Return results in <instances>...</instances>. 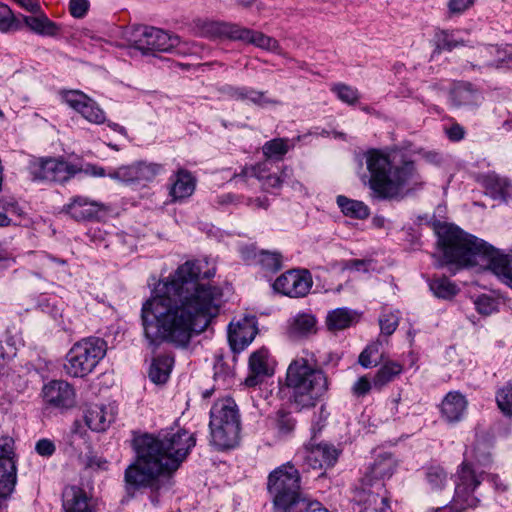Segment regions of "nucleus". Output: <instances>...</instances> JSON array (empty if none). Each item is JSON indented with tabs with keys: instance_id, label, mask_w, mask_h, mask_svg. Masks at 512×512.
<instances>
[{
	"instance_id": "nucleus-1",
	"label": "nucleus",
	"mask_w": 512,
	"mask_h": 512,
	"mask_svg": "<svg viewBox=\"0 0 512 512\" xmlns=\"http://www.w3.org/2000/svg\"><path fill=\"white\" fill-rule=\"evenodd\" d=\"M201 263L186 261L169 277L160 280L141 308L143 336L155 351L162 343L185 348L218 313L222 291L202 279L213 277L214 270L202 274Z\"/></svg>"
},
{
	"instance_id": "nucleus-2",
	"label": "nucleus",
	"mask_w": 512,
	"mask_h": 512,
	"mask_svg": "<svg viewBox=\"0 0 512 512\" xmlns=\"http://www.w3.org/2000/svg\"><path fill=\"white\" fill-rule=\"evenodd\" d=\"M196 444L194 434L184 429L144 434L133 440L136 460L124 473L128 492L143 487L159 489L160 477H170Z\"/></svg>"
},
{
	"instance_id": "nucleus-3",
	"label": "nucleus",
	"mask_w": 512,
	"mask_h": 512,
	"mask_svg": "<svg viewBox=\"0 0 512 512\" xmlns=\"http://www.w3.org/2000/svg\"><path fill=\"white\" fill-rule=\"evenodd\" d=\"M370 174L367 185L377 200H403L424 188L425 182L409 159L397 160V154L381 149L364 153Z\"/></svg>"
},
{
	"instance_id": "nucleus-4",
	"label": "nucleus",
	"mask_w": 512,
	"mask_h": 512,
	"mask_svg": "<svg viewBox=\"0 0 512 512\" xmlns=\"http://www.w3.org/2000/svg\"><path fill=\"white\" fill-rule=\"evenodd\" d=\"M287 387L292 389L295 402L313 406L328 390V378L324 371L306 358H297L288 366Z\"/></svg>"
},
{
	"instance_id": "nucleus-5",
	"label": "nucleus",
	"mask_w": 512,
	"mask_h": 512,
	"mask_svg": "<svg viewBox=\"0 0 512 512\" xmlns=\"http://www.w3.org/2000/svg\"><path fill=\"white\" fill-rule=\"evenodd\" d=\"M210 443L217 450H227L238 445L240 440V416L235 401L231 398L218 400L210 410Z\"/></svg>"
},
{
	"instance_id": "nucleus-6",
	"label": "nucleus",
	"mask_w": 512,
	"mask_h": 512,
	"mask_svg": "<svg viewBox=\"0 0 512 512\" xmlns=\"http://www.w3.org/2000/svg\"><path fill=\"white\" fill-rule=\"evenodd\" d=\"M107 351L106 342L98 337H88L75 343L66 355L64 371L67 375L82 378L93 372Z\"/></svg>"
},
{
	"instance_id": "nucleus-7",
	"label": "nucleus",
	"mask_w": 512,
	"mask_h": 512,
	"mask_svg": "<svg viewBox=\"0 0 512 512\" xmlns=\"http://www.w3.org/2000/svg\"><path fill=\"white\" fill-rule=\"evenodd\" d=\"M485 473L467 462H463L457 472L455 494L451 505L431 508L427 512H460L469 507H476L479 498L477 490L484 480Z\"/></svg>"
},
{
	"instance_id": "nucleus-8",
	"label": "nucleus",
	"mask_w": 512,
	"mask_h": 512,
	"mask_svg": "<svg viewBox=\"0 0 512 512\" xmlns=\"http://www.w3.org/2000/svg\"><path fill=\"white\" fill-rule=\"evenodd\" d=\"M300 474L292 462H287L268 477V491L273 497L275 512H283L304 494L300 490Z\"/></svg>"
},
{
	"instance_id": "nucleus-9",
	"label": "nucleus",
	"mask_w": 512,
	"mask_h": 512,
	"mask_svg": "<svg viewBox=\"0 0 512 512\" xmlns=\"http://www.w3.org/2000/svg\"><path fill=\"white\" fill-rule=\"evenodd\" d=\"M128 40L131 46L142 54L170 52L180 43L177 35H171L162 29L150 26H139L133 29Z\"/></svg>"
},
{
	"instance_id": "nucleus-10",
	"label": "nucleus",
	"mask_w": 512,
	"mask_h": 512,
	"mask_svg": "<svg viewBox=\"0 0 512 512\" xmlns=\"http://www.w3.org/2000/svg\"><path fill=\"white\" fill-rule=\"evenodd\" d=\"M80 171L76 165L60 158H38L30 162L29 172L34 181L63 183Z\"/></svg>"
},
{
	"instance_id": "nucleus-11",
	"label": "nucleus",
	"mask_w": 512,
	"mask_h": 512,
	"mask_svg": "<svg viewBox=\"0 0 512 512\" xmlns=\"http://www.w3.org/2000/svg\"><path fill=\"white\" fill-rule=\"evenodd\" d=\"M312 276L308 270H290L274 282L275 291L293 298L303 297L312 287Z\"/></svg>"
},
{
	"instance_id": "nucleus-12",
	"label": "nucleus",
	"mask_w": 512,
	"mask_h": 512,
	"mask_svg": "<svg viewBox=\"0 0 512 512\" xmlns=\"http://www.w3.org/2000/svg\"><path fill=\"white\" fill-rule=\"evenodd\" d=\"M62 100L91 123L102 124L106 120L104 111L97 103L79 90L63 92Z\"/></svg>"
},
{
	"instance_id": "nucleus-13",
	"label": "nucleus",
	"mask_w": 512,
	"mask_h": 512,
	"mask_svg": "<svg viewBox=\"0 0 512 512\" xmlns=\"http://www.w3.org/2000/svg\"><path fill=\"white\" fill-rule=\"evenodd\" d=\"M338 451L334 446L326 443H320L316 446H305L298 451L295 459L303 460L310 468L321 469L323 467H332L338 458Z\"/></svg>"
},
{
	"instance_id": "nucleus-14",
	"label": "nucleus",
	"mask_w": 512,
	"mask_h": 512,
	"mask_svg": "<svg viewBox=\"0 0 512 512\" xmlns=\"http://www.w3.org/2000/svg\"><path fill=\"white\" fill-rule=\"evenodd\" d=\"M103 209L104 205L100 202L84 196H75L70 199L69 203L62 207L61 212L75 221L81 222L96 219L99 212Z\"/></svg>"
},
{
	"instance_id": "nucleus-15",
	"label": "nucleus",
	"mask_w": 512,
	"mask_h": 512,
	"mask_svg": "<svg viewBox=\"0 0 512 512\" xmlns=\"http://www.w3.org/2000/svg\"><path fill=\"white\" fill-rule=\"evenodd\" d=\"M269 172L268 162H262L255 166L245 167L239 174H235L234 181H245L249 177L257 178L265 189L278 188L281 183L288 177L290 170L288 168L283 169L281 176L272 175Z\"/></svg>"
},
{
	"instance_id": "nucleus-16",
	"label": "nucleus",
	"mask_w": 512,
	"mask_h": 512,
	"mask_svg": "<svg viewBox=\"0 0 512 512\" xmlns=\"http://www.w3.org/2000/svg\"><path fill=\"white\" fill-rule=\"evenodd\" d=\"M43 397L47 403L58 408H69L75 403L73 387L66 381L54 380L43 387Z\"/></svg>"
},
{
	"instance_id": "nucleus-17",
	"label": "nucleus",
	"mask_w": 512,
	"mask_h": 512,
	"mask_svg": "<svg viewBox=\"0 0 512 512\" xmlns=\"http://www.w3.org/2000/svg\"><path fill=\"white\" fill-rule=\"evenodd\" d=\"M396 468V461L389 453L378 455L374 462L367 468L363 476L365 486H373V483L382 482L386 478H390Z\"/></svg>"
},
{
	"instance_id": "nucleus-18",
	"label": "nucleus",
	"mask_w": 512,
	"mask_h": 512,
	"mask_svg": "<svg viewBox=\"0 0 512 512\" xmlns=\"http://www.w3.org/2000/svg\"><path fill=\"white\" fill-rule=\"evenodd\" d=\"M468 406L465 396L458 391L447 393L440 405L442 417L449 423H456L463 419Z\"/></svg>"
},
{
	"instance_id": "nucleus-19",
	"label": "nucleus",
	"mask_w": 512,
	"mask_h": 512,
	"mask_svg": "<svg viewBox=\"0 0 512 512\" xmlns=\"http://www.w3.org/2000/svg\"><path fill=\"white\" fill-rule=\"evenodd\" d=\"M317 330V319L311 313H297L288 321L287 333L293 339L307 338L316 334Z\"/></svg>"
},
{
	"instance_id": "nucleus-20",
	"label": "nucleus",
	"mask_w": 512,
	"mask_h": 512,
	"mask_svg": "<svg viewBox=\"0 0 512 512\" xmlns=\"http://www.w3.org/2000/svg\"><path fill=\"white\" fill-rule=\"evenodd\" d=\"M361 489L356 493V499L365 506V510L384 507L388 504V497L383 482L373 483V486H365L361 480Z\"/></svg>"
},
{
	"instance_id": "nucleus-21",
	"label": "nucleus",
	"mask_w": 512,
	"mask_h": 512,
	"mask_svg": "<svg viewBox=\"0 0 512 512\" xmlns=\"http://www.w3.org/2000/svg\"><path fill=\"white\" fill-rule=\"evenodd\" d=\"M267 358L268 351L266 349H260L251 354L249 358V374L244 381L245 386L255 387L269 376Z\"/></svg>"
},
{
	"instance_id": "nucleus-22",
	"label": "nucleus",
	"mask_w": 512,
	"mask_h": 512,
	"mask_svg": "<svg viewBox=\"0 0 512 512\" xmlns=\"http://www.w3.org/2000/svg\"><path fill=\"white\" fill-rule=\"evenodd\" d=\"M256 328L248 321L243 323H230L228 329V342L234 352L244 350L254 339Z\"/></svg>"
},
{
	"instance_id": "nucleus-23",
	"label": "nucleus",
	"mask_w": 512,
	"mask_h": 512,
	"mask_svg": "<svg viewBox=\"0 0 512 512\" xmlns=\"http://www.w3.org/2000/svg\"><path fill=\"white\" fill-rule=\"evenodd\" d=\"M451 104L456 108L475 107L481 103V94L471 83H456L449 94Z\"/></svg>"
},
{
	"instance_id": "nucleus-24",
	"label": "nucleus",
	"mask_w": 512,
	"mask_h": 512,
	"mask_svg": "<svg viewBox=\"0 0 512 512\" xmlns=\"http://www.w3.org/2000/svg\"><path fill=\"white\" fill-rule=\"evenodd\" d=\"M234 34V40H240L249 44H253L256 47L267 51H277L279 49V43L276 39L265 35L262 32L251 30L244 27H239Z\"/></svg>"
},
{
	"instance_id": "nucleus-25",
	"label": "nucleus",
	"mask_w": 512,
	"mask_h": 512,
	"mask_svg": "<svg viewBox=\"0 0 512 512\" xmlns=\"http://www.w3.org/2000/svg\"><path fill=\"white\" fill-rule=\"evenodd\" d=\"M195 186L196 180L192 174L185 169H180L172 180L170 196L174 201L185 199L193 194Z\"/></svg>"
},
{
	"instance_id": "nucleus-26",
	"label": "nucleus",
	"mask_w": 512,
	"mask_h": 512,
	"mask_svg": "<svg viewBox=\"0 0 512 512\" xmlns=\"http://www.w3.org/2000/svg\"><path fill=\"white\" fill-rule=\"evenodd\" d=\"M63 508L65 512H93L85 491L76 486L65 488Z\"/></svg>"
},
{
	"instance_id": "nucleus-27",
	"label": "nucleus",
	"mask_w": 512,
	"mask_h": 512,
	"mask_svg": "<svg viewBox=\"0 0 512 512\" xmlns=\"http://www.w3.org/2000/svg\"><path fill=\"white\" fill-rule=\"evenodd\" d=\"M359 315L355 310L342 307L329 311L326 316V325L330 331H339L349 328L357 323Z\"/></svg>"
},
{
	"instance_id": "nucleus-28",
	"label": "nucleus",
	"mask_w": 512,
	"mask_h": 512,
	"mask_svg": "<svg viewBox=\"0 0 512 512\" xmlns=\"http://www.w3.org/2000/svg\"><path fill=\"white\" fill-rule=\"evenodd\" d=\"M84 420L92 431L102 432L109 427L113 416L107 414L105 406L91 404L84 410Z\"/></svg>"
},
{
	"instance_id": "nucleus-29",
	"label": "nucleus",
	"mask_w": 512,
	"mask_h": 512,
	"mask_svg": "<svg viewBox=\"0 0 512 512\" xmlns=\"http://www.w3.org/2000/svg\"><path fill=\"white\" fill-rule=\"evenodd\" d=\"M482 185L489 191L494 199L499 198L506 200L512 191V182L508 178L502 177L495 172L484 175L482 177Z\"/></svg>"
},
{
	"instance_id": "nucleus-30",
	"label": "nucleus",
	"mask_w": 512,
	"mask_h": 512,
	"mask_svg": "<svg viewBox=\"0 0 512 512\" xmlns=\"http://www.w3.org/2000/svg\"><path fill=\"white\" fill-rule=\"evenodd\" d=\"M35 16H23L24 24L34 33L54 37L59 32L58 25L51 21L40 9Z\"/></svg>"
},
{
	"instance_id": "nucleus-31",
	"label": "nucleus",
	"mask_w": 512,
	"mask_h": 512,
	"mask_svg": "<svg viewBox=\"0 0 512 512\" xmlns=\"http://www.w3.org/2000/svg\"><path fill=\"white\" fill-rule=\"evenodd\" d=\"M482 65H472L473 68H501L508 61L506 51L495 45L482 46L478 50Z\"/></svg>"
},
{
	"instance_id": "nucleus-32",
	"label": "nucleus",
	"mask_w": 512,
	"mask_h": 512,
	"mask_svg": "<svg viewBox=\"0 0 512 512\" xmlns=\"http://www.w3.org/2000/svg\"><path fill=\"white\" fill-rule=\"evenodd\" d=\"M173 363V357L168 355L154 358L149 369L150 380L155 384L165 383L169 378Z\"/></svg>"
},
{
	"instance_id": "nucleus-33",
	"label": "nucleus",
	"mask_w": 512,
	"mask_h": 512,
	"mask_svg": "<svg viewBox=\"0 0 512 512\" xmlns=\"http://www.w3.org/2000/svg\"><path fill=\"white\" fill-rule=\"evenodd\" d=\"M402 370L403 367L398 362H385L373 378V387L378 390L382 389L388 383L392 382Z\"/></svg>"
},
{
	"instance_id": "nucleus-34",
	"label": "nucleus",
	"mask_w": 512,
	"mask_h": 512,
	"mask_svg": "<svg viewBox=\"0 0 512 512\" xmlns=\"http://www.w3.org/2000/svg\"><path fill=\"white\" fill-rule=\"evenodd\" d=\"M429 288L435 297L445 300L452 299L459 292L457 285L445 276L432 278Z\"/></svg>"
},
{
	"instance_id": "nucleus-35",
	"label": "nucleus",
	"mask_w": 512,
	"mask_h": 512,
	"mask_svg": "<svg viewBox=\"0 0 512 512\" xmlns=\"http://www.w3.org/2000/svg\"><path fill=\"white\" fill-rule=\"evenodd\" d=\"M337 204L346 216L365 219L369 216V208L361 201L349 199L343 195L337 197Z\"/></svg>"
},
{
	"instance_id": "nucleus-36",
	"label": "nucleus",
	"mask_w": 512,
	"mask_h": 512,
	"mask_svg": "<svg viewBox=\"0 0 512 512\" xmlns=\"http://www.w3.org/2000/svg\"><path fill=\"white\" fill-rule=\"evenodd\" d=\"M289 140L284 138H275L267 141L262 151L267 159L282 160L290 149Z\"/></svg>"
},
{
	"instance_id": "nucleus-37",
	"label": "nucleus",
	"mask_w": 512,
	"mask_h": 512,
	"mask_svg": "<svg viewBox=\"0 0 512 512\" xmlns=\"http://www.w3.org/2000/svg\"><path fill=\"white\" fill-rule=\"evenodd\" d=\"M239 27L235 24L207 22L203 26L202 33L209 37L226 36L234 40V34H237L236 30H239Z\"/></svg>"
},
{
	"instance_id": "nucleus-38",
	"label": "nucleus",
	"mask_w": 512,
	"mask_h": 512,
	"mask_svg": "<svg viewBox=\"0 0 512 512\" xmlns=\"http://www.w3.org/2000/svg\"><path fill=\"white\" fill-rule=\"evenodd\" d=\"M381 342L376 341L369 344L359 355L358 362L363 368L377 366L382 361L380 355Z\"/></svg>"
},
{
	"instance_id": "nucleus-39",
	"label": "nucleus",
	"mask_w": 512,
	"mask_h": 512,
	"mask_svg": "<svg viewBox=\"0 0 512 512\" xmlns=\"http://www.w3.org/2000/svg\"><path fill=\"white\" fill-rule=\"evenodd\" d=\"M257 257V262L267 271L277 272L282 268L283 257L278 251L262 250Z\"/></svg>"
},
{
	"instance_id": "nucleus-40",
	"label": "nucleus",
	"mask_w": 512,
	"mask_h": 512,
	"mask_svg": "<svg viewBox=\"0 0 512 512\" xmlns=\"http://www.w3.org/2000/svg\"><path fill=\"white\" fill-rule=\"evenodd\" d=\"M496 403L500 411L512 417V383L508 382L496 392Z\"/></svg>"
},
{
	"instance_id": "nucleus-41",
	"label": "nucleus",
	"mask_w": 512,
	"mask_h": 512,
	"mask_svg": "<svg viewBox=\"0 0 512 512\" xmlns=\"http://www.w3.org/2000/svg\"><path fill=\"white\" fill-rule=\"evenodd\" d=\"M435 41L438 50L452 51L454 48L464 45V41L456 40L453 32L449 30H438L435 34Z\"/></svg>"
},
{
	"instance_id": "nucleus-42",
	"label": "nucleus",
	"mask_w": 512,
	"mask_h": 512,
	"mask_svg": "<svg viewBox=\"0 0 512 512\" xmlns=\"http://www.w3.org/2000/svg\"><path fill=\"white\" fill-rule=\"evenodd\" d=\"M111 179L123 182V183H135L138 181L137 164H131L127 166H121L108 173Z\"/></svg>"
},
{
	"instance_id": "nucleus-43",
	"label": "nucleus",
	"mask_w": 512,
	"mask_h": 512,
	"mask_svg": "<svg viewBox=\"0 0 512 512\" xmlns=\"http://www.w3.org/2000/svg\"><path fill=\"white\" fill-rule=\"evenodd\" d=\"M426 478L433 490L442 489L448 482L447 473L439 466L430 467L426 473Z\"/></svg>"
},
{
	"instance_id": "nucleus-44",
	"label": "nucleus",
	"mask_w": 512,
	"mask_h": 512,
	"mask_svg": "<svg viewBox=\"0 0 512 512\" xmlns=\"http://www.w3.org/2000/svg\"><path fill=\"white\" fill-rule=\"evenodd\" d=\"M474 458L480 466L489 465L492 462L491 444L477 439L474 446Z\"/></svg>"
},
{
	"instance_id": "nucleus-45",
	"label": "nucleus",
	"mask_w": 512,
	"mask_h": 512,
	"mask_svg": "<svg viewBox=\"0 0 512 512\" xmlns=\"http://www.w3.org/2000/svg\"><path fill=\"white\" fill-rule=\"evenodd\" d=\"M18 29L19 24L11 9L5 4H0V31L6 33Z\"/></svg>"
},
{
	"instance_id": "nucleus-46",
	"label": "nucleus",
	"mask_w": 512,
	"mask_h": 512,
	"mask_svg": "<svg viewBox=\"0 0 512 512\" xmlns=\"http://www.w3.org/2000/svg\"><path fill=\"white\" fill-rule=\"evenodd\" d=\"M332 91L336 93L337 97L344 103L349 105L355 104L359 99L358 90L345 84H336L333 86Z\"/></svg>"
},
{
	"instance_id": "nucleus-47",
	"label": "nucleus",
	"mask_w": 512,
	"mask_h": 512,
	"mask_svg": "<svg viewBox=\"0 0 512 512\" xmlns=\"http://www.w3.org/2000/svg\"><path fill=\"white\" fill-rule=\"evenodd\" d=\"M476 310L482 315H491L498 310V301L489 295L482 294L474 301Z\"/></svg>"
},
{
	"instance_id": "nucleus-48",
	"label": "nucleus",
	"mask_w": 512,
	"mask_h": 512,
	"mask_svg": "<svg viewBox=\"0 0 512 512\" xmlns=\"http://www.w3.org/2000/svg\"><path fill=\"white\" fill-rule=\"evenodd\" d=\"M138 181H151L162 170V165L157 163L137 162Z\"/></svg>"
},
{
	"instance_id": "nucleus-49",
	"label": "nucleus",
	"mask_w": 512,
	"mask_h": 512,
	"mask_svg": "<svg viewBox=\"0 0 512 512\" xmlns=\"http://www.w3.org/2000/svg\"><path fill=\"white\" fill-rule=\"evenodd\" d=\"M399 323V317L395 313H385L379 318L381 332L387 336L394 333Z\"/></svg>"
},
{
	"instance_id": "nucleus-50",
	"label": "nucleus",
	"mask_w": 512,
	"mask_h": 512,
	"mask_svg": "<svg viewBox=\"0 0 512 512\" xmlns=\"http://www.w3.org/2000/svg\"><path fill=\"white\" fill-rule=\"evenodd\" d=\"M89 8L88 0H70L69 11L75 18H82L86 15Z\"/></svg>"
},
{
	"instance_id": "nucleus-51",
	"label": "nucleus",
	"mask_w": 512,
	"mask_h": 512,
	"mask_svg": "<svg viewBox=\"0 0 512 512\" xmlns=\"http://www.w3.org/2000/svg\"><path fill=\"white\" fill-rule=\"evenodd\" d=\"M475 0H449L448 9L450 14L459 15L469 9Z\"/></svg>"
},
{
	"instance_id": "nucleus-52",
	"label": "nucleus",
	"mask_w": 512,
	"mask_h": 512,
	"mask_svg": "<svg viewBox=\"0 0 512 512\" xmlns=\"http://www.w3.org/2000/svg\"><path fill=\"white\" fill-rule=\"evenodd\" d=\"M373 387V381L370 380L366 376L360 377L353 385L352 392L356 396H364L366 395L371 388Z\"/></svg>"
},
{
	"instance_id": "nucleus-53",
	"label": "nucleus",
	"mask_w": 512,
	"mask_h": 512,
	"mask_svg": "<svg viewBox=\"0 0 512 512\" xmlns=\"http://www.w3.org/2000/svg\"><path fill=\"white\" fill-rule=\"evenodd\" d=\"M35 450L40 456L50 457L54 454L56 448L49 439H40L35 445Z\"/></svg>"
},
{
	"instance_id": "nucleus-54",
	"label": "nucleus",
	"mask_w": 512,
	"mask_h": 512,
	"mask_svg": "<svg viewBox=\"0 0 512 512\" xmlns=\"http://www.w3.org/2000/svg\"><path fill=\"white\" fill-rule=\"evenodd\" d=\"M371 261L367 260H359V259H351L344 263L343 268L347 270H356V271H368V266Z\"/></svg>"
},
{
	"instance_id": "nucleus-55",
	"label": "nucleus",
	"mask_w": 512,
	"mask_h": 512,
	"mask_svg": "<svg viewBox=\"0 0 512 512\" xmlns=\"http://www.w3.org/2000/svg\"><path fill=\"white\" fill-rule=\"evenodd\" d=\"M0 210L5 214L6 212H11L17 215L21 214V209L19 208L17 202L12 198H0Z\"/></svg>"
},
{
	"instance_id": "nucleus-56",
	"label": "nucleus",
	"mask_w": 512,
	"mask_h": 512,
	"mask_svg": "<svg viewBox=\"0 0 512 512\" xmlns=\"http://www.w3.org/2000/svg\"><path fill=\"white\" fill-rule=\"evenodd\" d=\"M278 429L283 433H289L294 429L295 423L288 415H281L277 420Z\"/></svg>"
},
{
	"instance_id": "nucleus-57",
	"label": "nucleus",
	"mask_w": 512,
	"mask_h": 512,
	"mask_svg": "<svg viewBox=\"0 0 512 512\" xmlns=\"http://www.w3.org/2000/svg\"><path fill=\"white\" fill-rule=\"evenodd\" d=\"M226 91L231 97L235 98L236 100H246L249 88L229 86L226 88Z\"/></svg>"
},
{
	"instance_id": "nucleus-58",
	"label": "nucleus",
	"mask_w": 512,
	"mask_h": 512,
	"mask_svg": "<svg viewBox=\"0 0 512 512\" xmlns=\"http://www.w3.org/2000/svg\"><path fill=\"white\" fill-rule=\"evenodd\" d=\"M465 131L459 124L452 125L447 130V136L452 141H459L464 138Z\"/></svg>"
},
{
	"instance_id": "nucleus-59",
	"label": "nucleus",
	"mask_w": 512,
	"mask_h": 512,
	"mask_svg": "<svg viewBox=\"0 0 512 512\" xmlns=\"http://www.w3.org/2000/svg\"><path fill=\"white\" fill-rule=\"evenodd\" d=\"M107 460L103 457L92 455L88 457L87 465L91 468H97L101 470L107 469Z\"/></svg>"
},
{
	"instance_id": "nucleus-60",
	"label": "nucleus",
	"mask_w": 512,
	"mask_h": 512,
	"mask_svg": "<svg viewBox=\"0 0 512 512\" xmlns=\"http://www.w3.org/2000/svg\"><path fill=\"white\" fill-rule=\"evenodd\" d=\"M14 1L17 2L25 10H27L31 13L40 12V4L38 3V0H14Z\"/></svg>"
},
{
	"instance_id": "nucleus-61",
	"label": "nucleus",
	"mask_w": 512,
	"mask_h": 512,
	"mask_svg": "<svg viewBox=\"0 0 512 512\" xmlns=\"http://www.w3.org/2000/svg\"><path fill=\"white\" fill-rule=\"evenodd\" d=\"M488 478L494 484L496 490L505 491L507 489L506 483H504L499 476L489 475Z\"/></svg>"
},
{
	"instance_id": "nucleus-62",
	"label": "nucleus",
	"mask_w": 512,
	"mask_h": 512,
	"mask_svg": "<svg viewBox=\"0 0 512 512\" xmlns=\"http://www.w3.org/2000/svg\"><path fill=\"white\" fill-rule=\"evenodd\" d=\"M280 102L275 99H271L266 97L265 92H263L262 97H260L259 102H257L255 105H258L260 107H265L267 105H278Z\"/></svg>"
},
{
	"instance_id": "nucleus-63",
	"label": "nucleus",
	"mask_w": 512,
	"mask_h": 512,
	"mask_svg": "<svg viewBox=\"0 0 512 512\" xmlns=\"http://www.w3.org/2000/svg\"><path fill=\"white\" fill-rule=\"evenodd\" d=\"M87 171L95 177H104L107 175L105 169L100 166H95V165L89 166L87 168Z\"/></svg>"
},
{
	"instance_id": "nucleus-64",
	"label": "nucleus",
	"mask_w": 512,
	"mask_h": 512,
	"mask_svg": "<svg viewBox=\"0 0 512 512\" xmlns=\"http://www.w3.org/2000/svg\"><path fill=\"white\" fill-rule=\"evenodd\" d=\"M262 94L263 91H257L249 88L247 99L253 104H256L257 102H259V99L260 97H262Z\"/></svg>"
}]
</instances>
